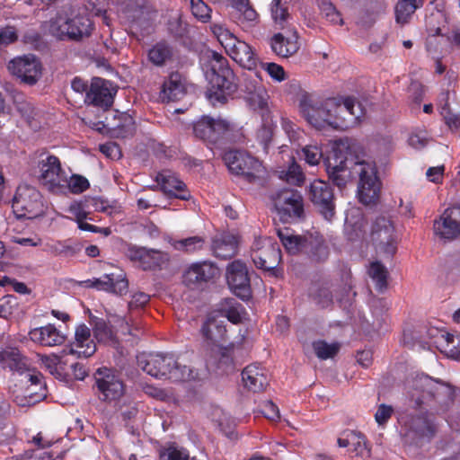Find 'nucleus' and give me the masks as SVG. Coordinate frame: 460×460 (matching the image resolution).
Listing matches in <instances>:
<instances>
[{
  "instance_id": "obj_1",
  "label": "nucleus",
  "mask_w": 460,
  "mask_h": 460,
  "mask_svg": "<svg viewBox=\"0 0 460 460\" xmlns=\"http://www.w3.org/2000/svg\"><path fill=\"white\" fill-rule=\"evenodd\" d=\"M349 153L360 151L362 156L356 155L354 158L345 157L344 160H330L326 164V172L329 180L342 190L357 175L358 195L359 201L365 205L376 204L379 199L381 182L377 176L376 164L363 158L364 154L361 146L357 143L348 146Z\"/></svg>"
},
{
  "instance_id": "obj_2",
  "label": "nucleus",
  "mask_w": 460,
  "mask_h": 460,
  "mask_svg": "<svg viewBox=\"0 0 460 460\" xmlns=\"http://www.w3.org/2000/svg\"><path fill=\"white\" fill-rule=\"evenodd\" d=\"M210 62L213 77L206 96L213 106L223 105L237 92L238 79L229 61L221 54L213 52Z\"/></svg>"
},
{
  "instance_id": "obj_3",
  "label": "nucleus",
  "mask_w": 460,
  "mask_h": 460,
  "mask_svg": "<svg viewBox=\"0 0 460 460\" xmlns=\"http://www.w3.org/2000/svg\"><path fill=\"white\" fill-rule=\"evenodd\" d=\"M278 235L290 254H304L315 262L323 261L328 258V247L323 236L317 233L297 235L294 234L290 229L284 228L278 230Z\"/></svg>"
},
{
  "instance_id": "obj_4",
  "label": "nucleus",
  "mask_w": 460,
  "mask_h": 460,
  "mask_svg": "<svg viewBox=\"0 0 460 460\" xmlns=\"http://www.w3.org/2000/svg\"><path fill=\"white\" fill-rule=\"evenodd\" d=\"M213 33L234 61L249 71L256 68L258 57L250 44L239 39L231 31H213Z\"/></svg>"
},
{
  "instance_id": "obj_5",
  "label": "nucleus",
  "mask_w": 460,
  "mask_h": 460,
  "mask_svg": "<svg viewBox=\"0 0 460 460\" xmlns=\"http://www.w3.org/2000/svg\"><path fill=\"white\" fill-rule=\"evenodd\" d=\"M251 258L258 269L268 271L274 277L279 276L280 270L278 266L281 261V251L279 243L272 238H256L251 246Z\"/></svg>"
},
{
  "instance_id": "obj_6",
  "label": "nucleus",
  "mask_w": 460,
  "mask_h": 460,
  "mask_svg": "<svg viewBox=\"0 0 460 460\" xmlns=\"http://www.w3.org/2000/svg\"><path fill=\"white\" fill-rule=\"evenodd\" d=\"M299 107L305 119L315 128L322 129L328 127V111H341L343 108H337L336 98L328 99L324 102L316 101L309 93L302 94Z\"/></svg>"
},
{
  "instance_id": "obj_7",
  "label": "nucleus",
  "mask_w": 460,
  "mask_h": 460,
  "mask_svg": "<svg viewBox=\"0 0 460 460\" xmlns=\"http://www.w3.org/2000/svg\"><path fill=\"white\" fill-rule=\"evenodd\" d=\"M12 207L18 217L35 218L44 214L42 196L34 187L23 184L18 186Z\"/></svg>"
},
{
  "instance_id": "obj_8",
  "label": "nucleus",
  "mask_w": 460,
  "mask_h": 460,
  "mask_svg": "<svg viewBox=\"0 0 460 460\" xmlns=\"http://www.w3.org/2000/svg\"><path fill=\"white\" fill-rule=\"evenodd\" d=\"M223 160L232 173L242 176L250 183L254 182L262 171L261 163L244 151L229 150L225 153Z\"/></svg>"
},
{
  "instance_id": "obj_9",
  "label": "nucleus",
  "mask_w": 460,
  "mask_h": 460,
  "mask_svg": "<svg viewBox=\"0 0 460 460\" xmlns=\"http://www.w3.org/2000/svg\"><path fill=\"white\" fill-rule=\"evenodd\" d=\"M22 376L21 384L23 390L15 394L13 399L17 405L22 407L32 406L46 398V384L41 373L34 368H30Z\"/></svg>"
},
{
  "instance_id": "obj_10",
  "label": "nucleus",
  "mask_w": 460,
  "mask_h": 460,
  "mask_svg": "<svg viewBox=\"0 0 460 460\" xmlns=\"http://www.w3.org/2000/svg\"><path fill=\"white\" fill-rule=\"evenodd\" d=\"M370 236L376 248L387 257H392L395 253V227L389 217H377L372 225Z\"/></svg>"
},
{
  "instance_id": "obj_11",
  "label": "nucleus",
  "mask_w": 460,
  "mask_h": 460,
  "mask_svg": "<svg viewBox=\"0 0 460 460\" xmlns=\"http://www.w3.org/2000/svg\"><path fill=\"white\" fill-rule=\"evenodd\" d=\"M272 200L282 221L288 222L303 217V198L297 190L284 189L272 196Z\"/></svg>"
},
{
  "instance_id": "obj_12",
  "label": "nucleus",
  "mask_w": 460,
  "mask_h": 460,
  "mask_svg": "<svg viewBox=\"0 0 460 460\" xmlns=\"http://www.w3.org/2000/svg\"><path fill=\"white\" fill-rule=\"evenodd\" d=\"M94 378L100 400L111 402L123 395L124 384L114 370L99 368L94 375Z\"/></svg>"
},
{
  "instance_id": "obj_13",
  "label": "nucleus",
  "mask_w": 460,
  "mask_h": 460,
  "mask_svg": "<svg viewBox=\"0 0 460 460\" xmlns=\"http://www.w3.org/2000/svg\"><path fill=\"white\" fill-rule=\"evenodd\" d=\"M308 198L326 220L335 214L334 193L330 184L322 180H314L309 186Z\"/></svg>"
},
{
  "instance_id": "obj_14",
  "label": "nucleus",
  "mask_w": 460,
  "mask_h": 460,
  "mask_svg": "<svg viewBox=\"0 0 460 460\" xmlns=\"http://www.w3.org/2000/svg\"><path fill=\"white\" fill-rule=\"evenodd\" d=\"M138 367L155 378L171 380L175 358L169 354H149L137 358Z\"/></svg>"
},
{
  "instance_id": "obj_15",
  "label": "nucleus",
  "mask_w": 460,
  "mask_h": 460,
  "mask_svg": "<svg viewBox=\"0 0 460 460\" xmlns=\"http://www.w3.org/2000/svg\"><path fill=\"white\" fill-rule=\"evenodd\" d=\"M9 71L22 82L33 85L41 76V64L33 55H24L12 59L8 64Z\"/></svg>"
},
{
  "instance_id": "obj_16",
  "label": "nucleus",
  "mask_w": 460,
  "mask_h": 460,
  "mask_svg": "<svg viewBox=\"0 0 460 460\" xmlns=\"http://www.w3.org/2000/svg\"><path fill=\"white\" fill-rule=\"evenodd\" d=\"M245 99L253 110H264L268 106L269 94L261 84L257 73L243 74V81L240 86Z\"/></svg>"
},
{
  "instance_id": "obj_17",
  "label": "nucleus",
  "mask_w": 460,
  "mask_h": 460,
  "mask_svg": "<svg viewBox=\"0 0 460 460\" xmlns=\"http://www.w3.org/2000/svg\"><path fill=\"white\" fill-rule=\"evenodd\" d=\"M232 129L231 124L221 119L203 116L193 124V133L196 137L210 143L217 142Z\"/></svg>"
},
{
  "instance_id": "obj_18",
  "label": "nucleus",
  "mask_w": 460,
  "mask_h": 460,
  "mask_svg": "<svg viewBox=\"0 0 460 460\" xmlns=\"http://www.w3.org/2000/svg\"><path fill=\"white\" fill-rule=\"evenodd\" d=\"M40 181L49 191L57 192L66 185V176L57 156L48 155L40 162Z\"/></svg>"
},
{
  "instance_id": "obj_19",
  "label": "nucleus",
  "mask_w": 460,
  "mask_h": 460,
  "mask_svg": "<svg viewBox=\"0 0 460 460\" xmlns=\"http://www.w3.org/2000/svg\"><path fill=\"white\" fill-rule=\"evenodd\" d=\"M227 284L234 294L243 300L251 297L252 290L246 265L241 261L231 262L226 269Z\"/></svg>"
},
{
  "instance_id": "obj_20",
  "label": "nucleus",
  "mask_w": 460,
  "mask_h": 460,
  "mask_svg": "<svg viewBox=\"0 0 460 460\" xmlns=\"http://www.w3.org/2000/svg\"><path fill=\"white\" fill-rule=\"evenodd\" d=\"M117 90L112 87L110 81L100 77H93L85 94L84 102L103 109H108L113 103Z\"/></svg>"
},
{
  "instance_id": "obj_21",
  "label": "nucleus",
  "mask_w": 460,
  "mask_h": 460,
  "mask_svg": "<svg viewBox=\"0 0 460 460\" xmlns=\"http://www.w3.org/2000/svg\"><path fill=\"white\" fill-rule=\"evenodd\" d=\"M218 275V269L210 262L193 263L184 272L182 282L190 289L201 288Z\"/></svg>"
},
{
  "instance_id": "obj_22",
  "label": "nucleus",
  "mask_w": 460,
  "mask_h": 460,
  "mask_svg": "<svg viewBox=\"0 0 460 460\" xmlns=\"http://www.w3.org/2000/svg\"><path fill=\"white\" fill-rule=\"evenodd\" d=\"M434 233L440 238L453 240L460 235V207L447 208L438 219L434 221Z\"/></svg>"
},
{
  "instance_id": "obj_23",
  "label": "nucleus",
  "mask_w": 460,
  "mask_h": 460,
  "mask_svg": "<svg viewBox=\"0 0 460 460\" xmlns=\"http://www.w3.org/2000/svg\"><path fill=\"white\" fill-rule=\"evenodd\" d=\"M337 108H343L341 111H328V127L333 128H340L344 127V124L349 119L354 121L358 119L361 116L360 104L356 102L352 97H346L343 99L336 98Z\"/></svg>"
},
{
  "instance_id": "obj_24",
  "label": "nucleus",
  "mask_w": 460,
  "mask_h": 460,
  "mask_svg": "<svg viewBox=\"0 0 460 460\" xmlns=\"http://www.w3.org/2000/svg\"><path fill=\"white\" fill-rule=\"evenodd\" d=\"M96 351V345L91 338V331L85 324L79 325L75 333V341L63 349L65 355L89 358Z\"/></svg>"
},
{
  "instance_id": "obj_25",
  "label": "nucleus",
  "mask_w": 460,
  "mask_h": 460,
  "mask_svg": "<svg viewBox=\"0 0 460 460\" xmlns=\"http://www.w3.org/2000/svg\"><path fill=\"white\" fill-rule=\"evenodd\" d=\"M270 44L277 56L288 58L299 49L298 34L296 31H288L286 35L280 32L276 33L270 38Z\"/></svg>"
},
{
  "instance_id": "obj_26",
  "label": "nucleus",
  "mask_w": 460,
  "mask_h": 460,
  "mask_svg": "<svg viewBox=\"0 0 460 460\" xmlns=\"http://www.w3.org/2000/svg\"><path fill=\"white\" fill-rule=\"evenodd\" d=\"M242 381L247 390L263 392L269 385L267 370L258 364H251L242 371Z\"/></svg>"
},
{
  "instance_id": "obj_27",
  "label": "nucleus",
  "mask_w": 460,
  "mask_h": 460,
  "mask_svg": "<svg viewBox=\"0 0 460 460\" xmlns=\"http://www.w3.org/2000/svg\"><path fill=\"white\" fill-rule=\"evenodd\" d=\"M201 333L209 344L222 345L227 336L225 321L214 314H209L201 327Z\"/></svg>"
},
{
  "instance_id": "obj_28",
  "label": "nucleus",
  "mask_w": 460,
  "mask_h": 460,
  "mask_svg": "<svg viewBox=\"0 0 460 460\" xmlns=\"http://www.w3.org/2000/svg\"><path fill=\"white\" fill-rule=\"evenodd\" d=\"M156 181L168 197H173L181 200H189L190 199V193L186 189V184L174 175L159 172L156 176Z\"/></svg>"
},
{
  "instance_id": "obj_29",
  "label": "nucleus",
  "mask_w": 460,
  "mask_h": 460,
  "mask_svg": "<svg viewBox=\"0 0 460 460\" xmlns=\"http://www.w3.org/2000/svg\"><path fill=\"white\" fill-rule=\"evenodd\" d=\"M29 337L33 342L47 347L58 346L66 341L65 335L52 324L32 329Z\"/></svg>"
},
{
  "instance_id": "obj_30",
  "label": "nucleus",
  "mask_w": 460,
  "mask_h": 460,
  "mask_svg": "<svg viewBox=\"0 0 460 460\" xmlns=\"http://www.w3.org/2000/svg\"><path fill=\"white\" fill-rule=\"evenodd\" d=\"M0 364L3 367H8L11 371H16L20 375H23L30 369L27 358L13 347L0 348Z\"/></svg>"
},
{
  "instance_id": "obj_31",
  "label": "nucleus",
  "mask_w": 460,
  "mask_h": 460,
  "mask_svg": "<svg viewBox=\"0 0 460 460\" xmlns=\"http://www.w3.org/2000/svg\"><path fill=\"white\" fill-rule=\"evenodd\" d=\"M186 93L185 79L178 73L170 75L163 84L161 98L164 102H175L181 99Z\"/></svg>"
},
{
  "instance_id": "obj_32",
  "label": "nucleus",
  "mask_w": 460,
  "mask_h": 460,
  "mask_svg": "<svg viewBox=\"0 0 460 460\" xmlns=\"http://www.w3.org/2000/svg\"><path fill=\"white\" fill-rule=\"evenodd\" d=\"M86 282L88 283V287L119 296L125 295L128 289V280L125 278L115 279L113 274L104 275L102 279H93Z\"/></svg>"
},
{
  "instance_id": "obj_33",
  "label": "nucleus",
  "mask_w": 460,
  "mask_h": 460,
  "mask_svg": "<svg viewBox=\"0 0 460 460\" xmlns=\"http://www.w3.org/2000/svg\"><path fill=\"white\" fill-rule=\"evenodd\" d=\"M107 126L117 137H128L133 136L136 131L135 120L128 113H120L114 116Z\"/></svg>"
},
{
  "instance_id": "obj_34",
  "label": "nucleus",
  "mask_w": 460,
  "mask_h": 460,
  "mask_svg": "<svg viewBox=\"0 0 460 460\" xmlns=\"http://www.w3.org/2000/svg\"><path fill=\"white\" fill-rule=\"evenodd\" d=\"M217 312L221 317H226L234 324L242 322L245 310L241 303L235 298L228 297L223 299L218 305Z\"/></svg>"
},
{
  "instance_id": "obj_35",
  "label": "nucleus",
  "mask_w": 460,
  "mask_h": 460,
  "mask_svg": "<svg viewBox=\"0 0 460 460\" xmlns=\"http://www.w3.org/2000/svg\"><path fill=\"white\" fill-rule=\"evenodd\" d=\"M202 379V375L191 364H186L179 358H175V366L172 368L171 380L173 382H190L199 381Z\"/></svg>"
},
{
  "instance_id": "obj_36",
  "label": "nucleus",
  "mask_w": 460,
  "mask_h": 460,
  "mask_svg": "<svg viewBox=\"0 0 460 460\" xmlns=\"http://www.w3.org/2000/svg\"><path fill=\"white\" fill-rule=\"evenodd\" d=\"M424 0H399L395 6V19L400 26L405 25Z\"/></svg>"
},
{
  "instance_id": "obj_37",
  "label": "nucleus",
  "mask_w": 460,
  "mask_h": 460,
  "mask_svg": "<svg viewBox=\"0 0 460 460\" xmlns=\"http://www.w3.org/2000/svg\"><path fill=\"white\" fill-rule=\"evenodd\" d=\"M212 248L216 257L228 260L236 254L237 243L233 236L226 235L214 240Z\"/></svg>"
},
{
  "instance_id": "obj_38",
  "label": "nucleus",
  "mask_w": 460,
  "mask_h": 460,
  "mask_svg": "<svg viewBox=\"0 0 460 460\" xmlns=\"http://www.w3.org/2000/svg\"><path fill=\"white\" fill-rule=\"evenodd\" d=\"M234 9L233 15L239 26L245 25V22H253L257 18V13L249 5L248 0H234Z\"/></svg>"
},
{
  "instance_id": "obj_39",
  "label": "nucleus",
  "mask_w": 460,
  "mask_h": 460,
  "mask_svg": "<svg viewBox=\"0 0 460 460\" xmlns=\"http://www.w3.org/2000/svg\"><path fill=\"white\" fill-rule=\"evenodd\" d=\"M93 332L99 342L113 343L115 341V334L111 327L102 318L93 320Z\"/></svg>"
},
{
  "instance_id": "obj_40",
  "label": "nucleus",
  "mask_w": 460,
  "mask_h": 460,
  "mask_svg": "<svg viewBox=\"0 0 460 460\" xmlns=\"http://www.w3.org/2000/svg\"><path fill=\"white\" fill-rule=\"evenodd\" d=\"M411 429L421 438H429L434 436L436 429L433 422L425 416H416L411 419Z\"/></svg>"
},
{
  "instance_id": "obj_41",
  "label": "nucleus",
  "mask_w": 460,
  "mask_h": 460,
  "mask_svg": "<svg viewBox=\"0 0 460 460\" xmlns=\"http://www.w3.org/2000/svg\"><path fill=\"white\" fill-rule=\"evenodd\" d=\"M368 275L376 283L378 291L383 292L387 288V269L379 261H374L368 269Z\"/></svg>"
},
{
  "instance_id": "obj_42",
  "label": "nucleus",
  "mask_w": 460,
  "mask_h": 460,
  "mask_svg": "<svg viewBox=\"0 0 460 460\" xmlns=\"http://www.w3.org/2000/svg\"><path fill=\"white\" fill-rule=\"evenodd\" d=\"M172 56V48L165 42H158L148 52L149 60L155 66H162Z\"/></svg>"
},
{
  "instance_id": "obj_43",
  "label": "nucleus",
  "mask_w": 460,
  "mask_h": 460,
  "mask_svg": "<svg viewBox=\"0 0 460 460\" xmlns=\"http://www.w3.org/2000/svg\"><path fill=\"white\" fill-rule=\"evenodd\" d=\"M313 349L315 355L321 359L333 358L340 349L338 343L329 344L324 341L319 340L313 342Z\"/></svg>"
},
{
  "instance_id": "obj_44",
  "label": "nucleus",
  "mask_w": 460,
  "mask_h": 460,
  "mask_svg": "<svg viewBox=\"0 0 460 460\" xmlns=\"http://www.w3.org/2000/svg\"><path fill=\"white\" fill-rule=\"evenodd\" d=\"M445 344H441L442 349L448 358H456L460 355V337L450 333L442 335Z\"/></svg>"
},
{
  "instance_id": "obj_45",
  "label": "nucleus",
  "mask_w": 460,
  "mask_h": 460,
  "mask_svg": "<svg viewBox=\"0 0 460 460\" xmlns=\"http://www.w3.org/2000/svg\"><path fill=\"white\" fill-rule=\"evenodd\" d=\"M317 4L327 20L331 22L332 25H342L343 21L341 17V13L336 10L330 0H317Z\"/></svg>"
},
{
  "instance_id": "obj_46",
  "label": "nucleus",
  "mask_w": 460,
  "mask_h": 460,
  "mask_svg": "<svg viewBox=\"0 0 460 460\" xmlns=\"http://www.w3.org/2000/svg\"><path fill=\"white\" fill-rule=\"evenodd\" d=\"M13 104L16 111L26 119L33 117L34 107L23 94L15 93L13 95Z\"/></svg>"
},
{
  "instance_id": "obj_47",
  "label": "nucleus",
  "mask_w": 460,
  "mask_h": 460,
  "mask_svg": "<svg viewBox=\"0 0 460 460\" xmlns=\"http://www.w3.org/2000/svg\"><path fill=\"white\" fill-rule=\"evenodd\" d=\"M204 244V239L200 236H192L177 241L174 244L175 248L179 251L191 252L196 250L201 249Z\"/></svg>"
},
{
  "instance_id": "obj_48",
  "label": "nucleus",
  "mask_w": 460,
  "mask_h": 460,
  "mask_svg": "<svg viewBox=\"0 0 460 460\" xmlns=\"http://www.w3.org/2000/svg\"><path fill=\"white\" fill-rule=\"evenodd\" d=\"M312 296L322 308L330 306L333 302L332 292L326 287H319L312 293Z\"/></svg>"
},
{
  "instance_id": "obj_49",
  "label": "nucleus",
  "mask_w": 460,
  "mask_h": 460,
  "mask_svg": "<svg viewBox=\"0 0 460 460\" xmlns=\"http://www.w3.org/2000/svg\"><path fill=\"white\" fill-rule=\"evenodd\" d=\"M289 0H273L271 4V15L276 22L281 24L288 17L287 4Z\"/></svg>"
},
{
  "instance_id": "obj_50",
  "label": "nucleus",
  "mask_w": 460,
  "mask_h": 460,
  "mask_svg": "<svg viewBox=\"0 0 460 460\" xmlns=\"http://www.w3.org/2000/svg\"><path fill=\"white\" fill-rule=\"evenodd\" d=\"M190 8L192 14L202 22L210 18L211 10L202 0H190Z\"/></svg>"
},
{
  "instance_id": "obj_51",
  "label": "nucleus",
  "mask_w": 460,
  "mask_h": 460,
  "mask_svg": "<svg viewBox=\"0 0 460 460\" xmlns=\"http://www.w3.org/2000/svg\"><path fill=\"white\" fill-rule=\"evenodd\" d=\"M22 40L24 44L37 50H42L47 48L46 42L38 31H27Z\"/></svg>"
},
{
  "instance_id": "obj_52",
  "label": "nucleus",
  "mask_w": 460,
  "mask_h": 460,
  "mask_svg": "<svg viewBox=\"0 0 460 460\" xmlns=\"http://www.w3.org/2000/svg\"><path fill=\"white\" fill-rule=\"evenodd\" d=\"M286 180L288 182L295 185H300L304 182L305 175L300 165H298L295 161L292 162L286 172Z\"/></svg>"
},
{
  "instance_id": "obj_53",
  "label": "nucleus",
  "mask_w": 460,
  "mask_h": 460,
  "mask_svg": "<svg viewBox=\"0 0 460 460\" xmlns=\"http://www.w3.org/2000/svg\"><path fill=\"white\" fill-rule=\"evenodd\" d=\"M66 184L71 190V192L75 194L82 193L86 190L90 184L86 178L81 175L75 174L73 175L69 181H66Z\"/></svg>"
},
{
  "instance_id": "obj_54",
  "label": "nucleus",
  "mask_w": 460,
  "mask_h": 460,
  "mask_svg": "<svg viewBox=\"0 0 460 460\" xmlns=\"http://www.w3.org/2000/svg\"><path fill=\"white\" fill-rule=\"evenodd\" d=\"M261 67L267 71L270 76L277 82H282L286 79V72L279 64L270 62V63H261Z\"/></svg>"
},
{
  "instance_id": "obj_55",
  "label": "nucleus",
  "mask_w": 460,
  "mask_h": 460,
  "mask_svg": "<svg viewBox=\"0 0 460 460\" xmlns=\"http://www.w3.org/2000/svg\"><path fill=\"white\" fill-rule=\"evenodd\" d=\"M57 34H53L60 40H74V41H80L84 38L90 37L91 33L90 31H55Z\"/></svg>"
},
{
  "instance_id": "obj_56",
  "label": "nucleus",
  "mask_w": 460,
  "mask_h": 460,
  "mask_svg": "<svg viewBox=\"0 0 460 460\" xmlns=\"http://www.w3.org/2000/svg\"><path fill=\"white\" fill-rule=\"evenodd\" d=\"M305 162L310 165L319 164L323 154L317 146H306L302 149Z\"/></svg>"
},
{
  "instance_id": "obj_57",
  "label": "nucleus",
  "mask_w": 460,
  "mask_h": 460,
  "mask_svg": "<svg viewBox=\"0 0 460 460\" xmlns=\"http://www.w3.org/2000/svg\"><path fill=\"white\" fill-rule=\"evenodd\" d=\"M336 299L341 306L350 305L356 292H352L351 286L344 285L339 290H336Z\"/></svg>"
},
{
  "instance_id": "obj_58",
  "label": "nucleus",
  "mask_w": 460,
  "mask_h": 460,
  "mask_svg": "<svg viewBox=\"0 0 460 460\" xmlns=\"http://www.w3.org/2000/svg\"><path fill=\"white\" fill-rule=\"evenodd\" d=\"M126 254L130 261H137L141 265L149 258L148 250L144 247L129 246Z\"/></svg>"
},
{
  "instance_id": "obj_59",
  "label": "nucleus",
  "mask_w": 460,
  "mask_h": 460,
  "mask_svg": "<svg viewBox=\"0 0 460 460\" xmlns=\"http://www.w3.org/2000/svg\"><path fill=\"white\" fill-rule=\"evenodd\" d=\"M353 441L352 447L353 451L355 452L356 456H361V457H367L370 455V450L367 446V442L364 437L353 434Z\"/></svg>"
},
{
  "instance_id": "obj_60",
  "label": "nucleus",
  "mask_w": 460,
  "mask_h": 460,
  "mask_svg": "<svg viewBox=\"0 0 460 460\" xmlns=\"http://www.w3.org/2000/svg\"><path fill=\"white\" fill-rule=\"evenodd\" d=\"M149 258L146 261H143L142 267L146 269H153L160 267L161 263L165 261V254L156 250H148Z\"/></svg>"
},
{
  "instance_id": "obj_61",
  "label": "nucleus",
  "mask_w": 460,
  "mask_h": 460,
  "mask_svg": "<svg viewBox=\"0 0 460 460\" xmlns=\"http://www.w3.org/2000/svg\"><path fill=\"white\" fill-rule=\"evenodd\" d=\"M119 411L120 412L123 420H131L137 416L138 409L136 402L125 400L119 404Z\"/></svg>"
},
{
  "instance_id": "obj_62",
  "label": "nucleus",
  "mask_w": 460,
  "mask_h": 460,
  "mask_svg": "<svg viewBox=\"0 0 460 460\" xmlns=\"http://www.w3.org/2000/svg\"><path fill=\"white\" fill-rule=\"evenodd\" d=\"M393 412L394 409L392 406L384 403L380 404L375 414L376 421L379 425H384L392 417Z\"/></svg>"
},
{
  "instance_id": "obj_63",
  "label": "nucleus",
  "mask_w": 460,
  "mask_h": 460,
  "mask_svg": "<svg viewBox=\"0 0 460 460\" xmlns=\"http://www.w3.org/2000/svg\"><path fill=\"white\" fill-rule=\"evenodd\" d=\"M273 132L270 126L263 125L257 131V139L266 150L272 140Z\"/></svg>"
},
{
  "instance_id": "obj_64",
  "label": "nucleus",
  "mask_w": 460,
  "mask_h": 460,
  "mask_svg": "<svg viewBox=\"0 0 460 460\" xmlns=\"http://www.w3.org/2000/svg\"><path fill=\"white\" fill-rule=\"evenodd\" d=\"M441 114L443 115L446 123L450 128H457L460 127V114L455 113L451 109L443 108Z\"/></svg>"
}]
</instances>
